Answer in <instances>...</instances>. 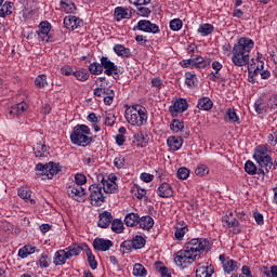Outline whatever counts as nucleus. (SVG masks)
Masks as SVG:
<instances>
[{
    "instance_id": "f257e3e1",
    "label": "nucleus",
    "mask_w": 277,
    "mask_h": 277,
    "mask_svg": "<svg viewBox=\"0 0 277 277\" xmlns=\"http://www.w3.org/2000/svg\"><path fill=\"white\" fill-rule=\"evenodd\" d=\"M254 49V41L248 37H242L234 44L232 50V62L234 66L241 68L250 64V51Z\"/></svg>"
},
{
    "instance_id": "f03ea898",
    "label": "nucleus",
    "mask_w": 277,
    "mask_h": 277,
    "mask_svg": "<svg viewBox=\"0 0 277 277\" xmlns=\"http://www.w3.org/2000/svg\"><path fill=\"white\" fill-rule=\"evenodd\" d=\"M69 137L71 144L82 148H87V146H90L92 142H94V137H92V130H90V127L85 124H77L74 127Z\"/></svg>"
},
{
    "instance_id": "7ed1b4c3",
    "label": "nucleus",
    "mask_w": 277,
    "mask_h": 277,
    "mask_svg": "<svg viewBox=\"0 0 277 277\" xmlns=\"http://www.w3.org/2000/svg\"><path fill=\"white\" fill-rule=\"evenodd\" d=\"M126 120L132 127H144L148 121V111L146 107L136 104L132 106V109L126 110Z\"/></svg>"
},
{
    "instance_id": "20e7f679",
    "label": "nucleus",
    "mask_w": 277,
    "mask_h": 277,
    "mask_svg": "<svg viewBox=\"0 0 277 277\" xmlns=\"http://www.w3.org/2000/svg\"><path fill=\"white\" fill-rule=\"evenodd\" d=\"M103 70L107 77H111V75H118V66L107 56L101 57V64L94 62L89 65V71L91 75H103Z\"/></svg>"
},
{
    "instance_id": "39448f33",
    "label": "nucleus",
    "mask_w": 277,
    "mask_h": 277,
    "mask_svg": "<svg viewBox=\"0 0 277 277\" xmlns=\"http://www.w3.org/2000/svg\"><path fill=\"white\" fill-rule=\"evenodd\" d=\"M256 163H259L258 170L262 176L269 174V170H272L274 166V161L272 160V156L267 155V153L263 151L261 147H258L253 155Z\"/></svg>"
},
{
    "instance_id": "423d86ee",
    "label": "nucleus",
    "mask_w": 277,
    "mask_h": 277,
    "mask_svg": "<svg viewBox=\"0 0 277 277\" xmlns=\"http://www.w3.org/2000/svg\"><path fill=\"white\" fill-rule=\"evenodd\" d=\"M184 248L195 258L200 259L205 250L209 248V241L207 238H193L184 245Z\"/></svg>"
},
{
    "instance_id": "0eeeda50",
    "label": "nucleus",
    "mask_w": 277,
    "mask_h": 277,
    "mask_svg": "<svg viewBox=\"0 0 277 277\" xmlns=\"http://www.w3.org/2000/svg\"><path fill=\"white\" fill-rule=\"evenodd\" d=\"M195 261H198V258H195L185 247L184 249L177 251L174 256V263L177 267H182V269H185V267H189L192 263Z\"/></svg>"
},
{
    "instance_id": "6e6552de",
    "label": "nucleus",
    "mask_w": 277,
    "mask_h": 277,
    "mask_svg": "<svg viewBox=\"0 0 277 277\" xmlns=\"http://www.w3.org/2000/svg\"><path fill=\"white\" fill-rule=\"evenodd\" d=\"M144 246H146V238L143 236H135L131 240H124L123 242H121L120 248L123 254H129L133 250H142Z\"/></svg>"
},
{
    "instance_id": "1a4fd4ad",
    "label": "nucleus",
    "mask_w": 277,
    "mask_h": 277,
    "mask_svg": "<svg viewBox=\"0 0 277 277\" xmlns=\"http://www.w3.org/2000/svg\"><path fill=\"white\" fill-rule=\"evenodd\" d=\"M36 170L39 172V176H43V181H47V179H53V176L60 172V168L55 162H49L45 164L38 163L36 166Z\"/></svg>"
},
{
    "instance_id": "9d476101",
    "label": "nucleus",
    "mask_w": 277,
    "mask_h": 277,
    "mask_svg": "<svg viewBox=\"0 0 277 277\" xmlns=\"http://www.w3.org/2000/svg\"><path fill=\"white\" fill-rule=\"evenodd\" d=\"M89 200L93 207H101V205L105 202V196H103V186L101 184H92L89 187Z\"/></svg>"
},
{
    "instance_id": "9b49d317",
    "label": "nucleus",
    "mask_w": 277,
    "mask_h": 277,
    "mask_svg": "<svg viewBox=\"0 0 277 277\" xmlns=\"http://www.w3.org/2000/svg\"><path fill=\"white\" fill-rule=\"evenodd\" d=\"M67 195L76 202H85V188L80 185H70L67 187Z\"/></svg>"
},
{
    "instance_id": "f8f14e48",
    "label": "nucleus",
    "mask_w": 277,
    "mask_h": 277,
    "mask_svg": "<svg viewBox=\"0 0 277 277\" xmlns=\"http://www.w3.org/2000/svg\"><path fill=\"white\" fill-rule=\"evenodd\" d=\"M134 31H144L145 34H159L160 29L157 24H153L148 19H141L133 28Z\"/></svg>"
},
{
    "instance_id": "ddd939ff",
    "label": "nucleus",
    "mask_w": 277,
    "mask_h": 277,
    "mask_svg": "<svg viewBox=\"0 0 277 277\" xmlns=\"http://www.w3.org/2000/svg\"><path fill=\"white\" fill-rule=\"evenodd\" d=\"M37 35L41 42H53V37L51 36V23L43 21L39 24V30Z\"/></svg>"
},
{
    "instance_id": "4468645a",
    "label": "nucleus",
    "mask_w": 277,
    "mask_h": 277,
    "mask_svg": "<svg viewBox=\"0 0 277 277\" xmlns=\"http://www.w3.org/2000/svg\"><path fill=\"white\" fill-rule=\"evenodd\" d=\"M97 181H100L102 189L105 194H116V192H118V184L115 183L116 176H114L111 180H105V176L100 174L97 175Z\"/></svg>"
},
{
    "instance_id": "2eb2a0df",
    "label": "nucleus",
    "mask_w": 277,
    "mask_h": 277,
    "mask_svg": "<svg viewBox=\"0 0 277 277\" xmlns=\"http://www.w3.org/2000/svg\"><path fill=\"white\" fill-rule=\"evenodd\" d=\"M188 107H189V104L187 103V100L179 98V100H175L173 105L169 107V111L173 118H176L179 114H183L184 111H187Z\"/></svg>"
},
{
    "instance_id": "dca6fc26",
    "label": "nucleus",
    "mask_w": 277,
    "mask_h": 277,
    "mask_svg": "<svg viewBox=\"0 0 277 277\" xmlns=\"http://www.w3.org/2000/svg\"><path fill=\"white\" fill-rule=\"evenodd\" d=\"M223 224H225L227 228H233L232 232L234 235H239L241 233V225L239 224V221H237L233 212H229L223 217Z\"/></svg>"
},
{
    "instance_id": "f3484780",
    "label": "nucleus",
    "mask_w": 277,
    "mask_h": 277,
    "mask_svg": "<svg viewBox=\"0 0 277 277\" xmlns=\"http://www.w3.org/2000/svg\"><path fill=\"white\" fill-rule=\"evenodd\" d=\"M63 23L66 29H71V31L83 27V19L72 15L66 16Z\"/></svg>"
},
{
    "instance_id": "a211bd4d",
    "label": "nucleus",
    "mask_w": 277,
    "mask_h": 277,
    "mask_svg": "<svg viewBox=\"0 0 277 277\" xmlns=\"http://www.w3.org/2000/svg\"><path fill=\"white\" fill-rule=\"evenodd\" d=\"M93 248L97 250V252H107V250L114 248V242L105 238H95L93 240Z\"/></svg>"
},
{
    "instance_id": "6ab92c4d",
    "label": "nucleus",
    "mask_w": 277,
    "mask_h": 277,
    "mask_svg": "<svg viewBox=\"0 0 277 277\" xmlns=\"http://www.w3.org/2000/svg\"><path fill=\"white\" fill-rule=\"evenodd\" d=\"M220 261H222V265L225 274H230L239 269V266H237V261L230 260L229 258H226L224 255H220Z\"/></svg>"
},
{
    "instance_id": "aec40b11",
    "label": "nucleus",
    "mask_w": 277,
    "mask_h": 277,
    "mask_svg": "<svg viewBox=\"0 0 277 277\" xmlns=\"http://www.w3.org/2000/svg\"><path fill=\"white\" fill-rule=\"evenodd\" d=\"M111 220H114V216H111V212L104 211L98 215L97 226L100 228H109V224H111Z\"/></svg>"
},
{
    "instance_id": "412c9836",
    "label": "nucleus",
    "mask_w": 277,
    "mask_h": 277,
    "mask_svg": "<svg viewBox=\"0 0 277 277\" xmlns=\"http://www.w3.org/2000/svg\"><path fill=\"white\" fill-rule=\"evenodd\" d=\"M157 194L160 198H172V196H174V190L170 184L163 182L159 185Z\"/></svg>"
},
{
    "instance_id": "4be33fe9",
    "label": "nucleus",
    "mask_w": 277,
    "mask_h": 277,
    "mask_svg": "<svg viewBox=\"0 0 277 277\" xmlns=\"http://www.w3.org/2000/svg\"><path fill=\"white\" fill-rule=\"evenodd\" d=\"M167 145L171 150H181L183 146V137L181 136H169L167 140Z\"/></svg>"
},
{
    "instance_id": "5701e85b",
    "label": "nucleus",
    "mask_w": 277,
    "mask_h": 277,
    "mask_svg": "<svg viewBox=\"0 0 277 277\" xmlns=\"http://www.w3.org/2000/svg\"><path fill=\"white\" fill-rule=\"evenodd\" d=\"M68 255L65 251V249L63 250H58L55 252L54 258H53V263L54 265L58 266V265H66V261H68Z\"/></svg>"
},
{
    "instance_id": "b1692460",
    "label": "nucleus",
    "mask_w": 277,
    "mask_h": 277,
    "mask_svg": "<svg viewBox=\"0 0 277 277\" xmlns=\"http://www.w3.org/2000/svg\"><path fill=\"white\" fill-rule=\"evenodd\" d=\"M138 226L140 228H143V230H150L155 226V220L151 219V216H138Z\"/></svg>"
},
{
    "instance_id": "393cba45",
    "label": "nucleus",
    "mask_w": 277,
    "mask_h": 277,
    "mask_svg": "<svg viewBox=\"0 0 277 277\" xmlns=\"http://www.w3.org/2000/svg\"><path fill=\"white\" fill-rule=\"evenodd\" d=\"M187 233H189V228L187 227V224H181V223L176 224L174 237L177 241H183V237H185V234Z\"/></svg>"
},
{
    "instance_id": "a878e982",
    "label": "nucleus",
    "mask_w": 277,
    "mask_h": 277,
    "mask_svg": "<svg viewBox=\"0 0 277 277\" xmlns=\"http://www.w3.org/2000/svg\"><path fill=\"white\" fill-rule=\"evenodd\" d=\"M213 265L198 266L196 277H211L213 276Z\"/></svg>"
},
{
    "instance_id": "bb28decb",
    "label": "nucleus",
    "mask_w": 277,
    "mask_h": 277,
    "mask_svg": "<svg viewBox=\"0 0 277 277\" xmlns=\"http://www.w3.org/2000/svg\"><path fill=\"white\" fill-rule=\"evenodd\" d=\"M65 252L68 259H72V256H79V253L83 252V248L78 243H72L65 249Z\"/></svg>"
},
{
    "instance_id": "cd10ccee",
    "label": "nucleus",
    "mask_w": 277,
    "mask_h": 277,
    "mask_svg": "<svg viewBox=\"0 0 277 277\" xmlns=\"http://www.w3.org/2000/svg\"><path fill=\"white\" fill-rule=\"evenodd\" d=\"M197 107L202 111H209L213 109V101H211L209 97H201L198 101Z\"/></svg>"
},
{
    "instance_id": "c85d7f7f",
    "label": "nucleus",
    "mask_w": 277,
    "mask_h": 277,
    "mask_svg": "<svg viewBox=\"0 0 277 277\" xmlns=\"http://www.w3.org/2000/svg\"><path fill=\"white\" fill-rule=\"evenodd\" d=\"M245 172H247V174H249L250 176H254V174L261 175V172H263V170L259 169V167H256V164H254V162H252L251 160H248L245 163Z\"/></svg>"
},
{
    "instance_id": "c756f323",
    "label": "nucleus",
    "mask_w": 277,
    "mask_h": 277,
    "mask_svg": "<svg viewBox=\"0 0 277 277\" xmlns=\"http://www.w3.org/2000/svg\"><path fill=\"white\" fill-rule=\"evenodd\" d=\"M132 14L129 12V9L118 6L115 9L116 21H122L123 18H131Z\"/></svg>"
},
{
    "instance_id": "7c9ffc66",
    "label": "nucleus",
    "mask_w": 277,
    "mask_h": 277,
    "mask_svg": "<svg viewBox=\"0 0 277 277\" xmlns=\"http://www.w3.org/2000/svg\"><path fill=\"white\" fill-rule=\"evenodd\" d=\"M114 51L118 57H131V49L126 48L123 44H116Z\"/></svg>"
},
{
    "instance_id": "2f4dec72",
    "label": "nucleus",
    "mask_w": 277,
    "mask_h": 277,
    "mask_svg": "<svg viewBox=\"0 0 277 277\" xmlns=\"http://www.w3.org/2000/svg\"><path fill=\"white\" fill-rule=\"evenodd\" d=\"M134 138L138 142L141 148H146V146H148V142H150V137L144 132H137L134 134Z\"/></svg>"
},
{
    "instance_id": "473e14b6",
    "label": "nucleus",
    "mask_w": 277,
    "mask_h": 277,
    "mask_svg": "<svg viewBox=\"0 0 277 277\" xmlns=\"http://www.w3.org/2000/svg\"><path fill=\"white\" fill-rule=\"evenodd\" d=\"M155 268L158 274H160L161 277H172V273H170V268H168L166 265H163V262H156Z\"/></svg>"
},
{
    "instance_id": "72a5a7b5",
    "label": "nucleus",
    "mask_w": 277,
    "mask_h": 277,
    "mask_svg": "<svg viewBox=\"0 0 277 277\" xmlns=\"http://www.w3.org/2000/svg\"><path fill=\"white\" fill-rule=\"evenodd\" d=\"M61 9L63 10V12H66V14H72V12L77 10V6H75L72 0H62Z\"/></svg>"
},
{
    "instance_id": "f704fd0d",
    "label": "nucleus",
    "mask_w": 277,
    "mask_h": 277,
    "mask_svg": "<svg viewBox=\"0 0 277 277\" xmlns=\"http://www.w3.org/2000/svg\"><path fill=\"white\" fill-rule=\"evenodd\" d=\"M85 254H87L89 267H91V269H96L98 267V262H96V256H94V254L92 253V249H90V247L88 246H87Z\"/></svg>"
},
{
    "instance_id": "c9c22d12",
    "label": "nucleus",
    "mask_w": 277,
    "mask_h": 277,
    "mask_svg": "<svg viewBox=\"0 0 277 277\" xmlns=\"http://www.w3.org/2000/svg\"><path fill=\"white\" fill-rule=\"evenodd\" d=\"M138 223H140V215H137L135 213H129L124 217L126 226L133 227V226H135V224H138Z\"/></svg>"
},
{
    "instance_id": "e433bc0d",
    "label": "nucleus",
    "mask_w": 277,
    "mask_h": 277,
    "mask_svg": "<svg viewBox=\"0 0 277 277\" xmlns=\"http://www.w3.org/2000/svg\"><path fill=\"white\" fill-rule=\"evenodd\" d=\"M195 68H207L211 65L210 60H205L202 56H193Z\"/></svg>"
},
{
    "instance_id": "4c0bfd02",
    "label": "nucleus",
    "mask_w": 277,
    "mask_h": 277,
    "mask_svg": "<svg viewBox=\"0 0 277 277\" xmlns=\"http://www.w3.org/2000/svg\"><path fill=\"white\" fill-rule=\"evenodd\" d=\"M34 252H36V247L26 245L18 250V256L21 259H27L29 256V254H34Z\"/></svg>"
},
{
    "instance_id": "58836bf2",
    "label": "nucleus",
    "mask_w": 277,
    "mask_h": 277,
    "mask_svg": "<svg viewBox=\"0 0 277 277\" xmlns=\"http://www.w3.org/2000/svg\"><path fill=\"white\" fill-rule=\"evenodd\" d=\"M131 193L134 198H137V200H142V198H145L146 196V189L140 187L137 184L133 185Z\"/></svg>"
},
{
    "instance_id": "ea45409f",
    "label": "nucleus",
    "mask_w": 277,
    "mask_h": 277,
    "mask_svg": "<svg viewBox=\"0 0 277 277\" xmlns=\"http://www.w3.org/2000/svg\"><path fill=\"white\" fill-rule=\"evenodd\" d=\"M214 27L211 24H201L199 25L198 28V34H200V36H210V34H213Z\"/></svg>"
},
{
    "instance_id": "a19ab883",
    "label": "nucleus",
    "mask_w": 277,
    "mask_h": 277,
    "mask_svg": "<svg viewBox=\"0 0 277 277\" xmlns=\"http://www.w3.org/2000/svg\"><path fill=\"white\" fill-rule=\"evenodd\" d=\"M74 77H76L77 81H88L90 79V72H88V69L81 68L74 72Z\"/></svg>"
},
{
    "instance_id": "79ce46f5",
    "label": "nucleus",
    "mask_w": 277,
    "mask_h": 277,
    "mask_svg": "<svg viewBox=\"0 0 277 277\" xmlns=\"http://www.w3.org/2000/svg\"><path fill=\"white\" fill-rule=\"evenodd\" d=\"M170 129L173 133H181V131L185 129V123L179 119H173L171 121Z\"/></svg>"
},
{
    "instance_id": "37998d69",
    "label": "nucleus",
    "mask_w": 277,
    "mask_h": 277,
    "mask_svg": "<svg viewBox=\"0 0 277 277\" xmlns=\"http://www.w3.org/2000/svg\"><path fill=\"white\" fill-rule=\"evenodd\" d=\"M185 83L188 85V88H196V83H198L196 74L188 71L185 74Z\"/></svg>"
},
{
    "instance_id": "c03bdc74",
    "label": "nucleus",
    "mask_w": 277,
    "mask_h": 277,
    "mask_svg": "<svg viewBox=\"0 0 277 277\" xmlns=\"http://www.w3.org/2000/svg\"><path fill=\"white\" fill-rule=\"evenodd\" d=\"M110 224L113 233L120 234L124 230V223H122V220L120 219L114 220Z\"/></svg>"
},
{
    "instance_id": "a18cd8bd",
    "label": "nucleus",
    "mask_w": 277,
    "mask_h": 277,
    "mask_svg": "<svg viewBox=\"0 0 277 277\" xmlns=\"http://www.w3.org/2000/svg\"><path fill=\"white\" fill-rule=\"evenodd\" d=\"M267 104L265 103V100L263 98H259L255 103H254V109L256 111V114H263L264 111H267Z\"/></svg>"
},
{
    "instance_id": "49530a36",
    "label": "nucleus",
    "mask_w": 277,
    "mask_h": 277,
    "mask_svg": "<svg viewBox=\"0 0 277 277\" xmlns=\"http://www.w3.org/2000/svg\"><path fill=\"white\" fill-rule=\"evenodd\" d=\"M17 194L19 198H23V200H29V198H31V190L27 186L19 187Z\"/></svg>"
},
{
    "instance_id": "de8ad7c7",
    "label": "nucleus",
    "mask_w": 277,
    "mask_h": 277,
    "mask_svg": "<svg viewBox=\"0 0 277 277\" xmlns=\"http://www.w3.org/2000/svg\"><path fill=\"white\" fill-rule=\"evenodd\" d=\"M147 274L146 268L144 267V265L136 263L134 264L133 267V275L134 276H140V277H145Z\"/></svg>"
},
{
    "instance_id": "09e8293b",
    "label": "nucleus",
    "mask_w": 277,
    "mask_h": 277,
    "mask_svg": "<svg viewBox=\"0 0 277 277\" xmlns=\"http://www.w3.org/2000/svg\"><path fill=\"white\" fill-rule=\"evenodd\" d=\"M34 151L36 157H44V153H47V145L42 143H37L34 147Z\"/></svg>"
},
{
    "instance_id": "8fccbe9b",
    "label": "nucleus",
    "mask_w": 277,
    "mask_h": 277,
    "mask_svg": "<svg viewBox=\"0 0 277 277\" xmlns=\"http://www.w3.org/2000/svg\"><path fill=\"white\" fill-rule=\"evenodd\" d=\"M107 90H111V89H109V88L103 85V83H101L100 87L94 89L93 94H94V96H97L98 98H101L103 96H106Z\"/></svg>"
},
{
    "instance_id": "3c124183",
    "label": "nucleus",
    "mask_w": 277,
    "mask_h": 277,
    "mask_svg": "<svg viewBox=\"0 0 277 277\" xmlns=\"http://www.w3.org/2000/svg\"><path fill=\"white\" fill-rule=\"evenodd\" d=\"M182 28H183V21H181L180 18H174L170 22V29L172 31H181Z\"/></svg>"
},
{
    "instance_id": "603ef678",
    "label": "nucleus",
    "mask_w": 277,
    "mask_h": 277,
    "mask_svg": "<svg viewBox=\"0 0 277 277\" xmlns=\"http://www.w3.org/2000/svg\"><path fill=\"white\" fill-rule=\"evenodd\" d=\"M176 175L181 181H187L189 179V169L182 167L177 170Z\"/></svg>"
},
{
    "instance_id": "864d4df0",
    "label": "nucleus",
    "mask_w": 277,
    "mask_h": 277,
    "mask_svg": "<svg viewBox=\"0 0 277 277\" xmlns=\"http://www.w3.org/2000/svg\"><path fill=\"white\" fill-rule=\"evenodd\" d=\"M226 116L230 122H236V124H239V116H237L235 109L228 108L226 111Z\"/></svg>"
},
{
    "instance_id": "5fc2aeb1",
    "label": "nucleus",
    "mask_w": 277,
    "mask_h": 277,
    "mask_svg": "<svg viewBox=\"0 0 277 277\" xmlns=\"http://www.w3.org/2000/svg\"><path fill=\"white\" fill-rule=\"evenodd\" d=\"M51 265V259H49V255L45 253H42L40 259H39V266L41 268H47Z\"/></svg>"
},
{
    "instance_id": "6e6d98bb",
    "label": "nucleus",
    "mask_w": 277,
    "mask_h": 277,
    "mask_svg": "<svg viewBox=\"0 0 277 277\" xmlns=\"http://www.w3.org/2000/svg\"><path fill=\"white\" fill-rule=\"evenodd\" d=\"M151 12L153 11L149 8L141 5L137 8L136 14H137V16H143L144 18H148V16H150Z\"/></svg>"
},
{
    "instance_id": "4d7b16f0",
    "label": "nucleus",
    "mask_w": 277,
    "mask_h": 277,
    "mask_svg": "<svg viewBox=\"0 0 277 277\" xmlns=\"http://www.w3.org/2000/svg\"><path fill=\"white\" fill-rule=\"evenodd\" d=\"M35 85L37 88H44V85H47V75L42 74L39 75L36 79H35Z\"/></svg>"
},
{
    "instance_id": "13d9d810",
    "label": "nucleus",
    "mask_w": 277,
    "mask_h": 277,
    "mask_svg": "<svg viewBox=\"0 0 277 277\" xmlns=\"http://www.w3.org/2000/svg\"><path fill=\"white\" fill-rule=\"evenodd\" d=\"M107 94L104 95V105H111L114 103V96H116V93L114 90H107Z\"/></svg>"
},
{
    "instance_id": "bf43d9fd",
    "label": "nucleus",
    "mask_w": 277,
    "mask_h": 277,
    "mask_svg": "<svg viewBox=\"0 0 277 277\" xmlns=\"http://www.w3.org/2000/svg\"><path fill=\"white\" fill-rule=\"evenodd\" d=\"M85 183H88V177H85L82 173H77L75 175L74 185H79L81 187V185H85Z\"/></svg>"
},
{
    "instance_id": "052dcab7",
    "label": "nucleus",
    "mask_w": 277,
    "mask_h": 277,
    "mask_svg": "<svg viewBox=\"0 0 277 277\" xmlns=\"http://www.w3.org/2000/svg\"><path fill=\"white\" fill-rule=\"evenodd\" d=\"M262 274L266 277H277V265L271 267V269L265 268Z\"/></svg>"
},
{
    "instance_id": "680f3d73",
    "label": "nucleus",
    "mask_w": 277,
    "mask_h": 277,
    "mask_svg": "<svg viewBox=\"0 0 277 277\" xmlns=\"http://www.w3.org/2000/svg\"><path fill=\"white\" fill-rule=\"evenodd\" d=\"M15 109L17 111V115L21 116V114H25L26 109H29V105H27V103L25 102H21L15 105Z\"/></svg>"
},
{
    "instance_id": "e2e57ef3",
    "label": "nucleus",
    "mask_w": 277,
    "mask_h": 277,
    "mask_svg": "<svg viewBox=\"0 0 277 277\" xmlns=\"http://www.w3.org/2000/svg\"><path fill=\"white\" fill-rule=\"evenodd\" d=\"M195 174L197 176H205L206 174H209V169L207 168V166L201 164V166L196 168Z\"/></svg>"
},
{
    "instance_id": "0e129e2a",
    "label": "nucleus",
    "mask_w": 277,
    "mask_h": 277,
    "mask_svg": "<svg viewBox=\"0 0 277 277\" xmlns=\"http://www.w3.org/2000/svg\"><path fill=\"white\" fill-rule=\"evenodd\" d=\"M62 75H65V77H70V75H75V70L72 69V66L70 65H64L61 68Z\"/></svg>"
},
{
    "instance_id": "69168bd1",
    "label": "nucleus",
    "mask_w": 277,
    "mask_h": 277,
    "mask_svg": "<svg viewBox=\"0 0 277 277\" xmlns=\"http://www.w3.org/2000/svg\"><path fill=\"white\" fill-rule=\"evenodd\" d=\"M104 124L106 127H114V124H116V116L114 114H108L105 118Z\"/></svg>"
},
{
    "instance_id": "338daca9",
    "label": "nucleus",
    "mask_w": 277,
    "mask_h": 277,
    "mask_svg": "<svg viewBox=\"0 0 277 277\" xmlns=\"http://www.w3.org/2000/svg\"><path fill=\"white\" fill-rule=\"evenodd\" d=\"M124 161H127L126 158L123 156H119L115 158L114 166L118 168V170H121V168H124Z\"/></svg>"
},
{
    "instance_id": "774afa93",
    "label": "nucleus",
    "mask_w": 277,
    "mask_h": 277,
    "mask_svg": "<svg viewBox=\"0 0 277 277\" xmlns=\"http://www.w3.org/2000/svg\"><path fill=\"white\" fill-rule=\"evenodd\" d=\"M267 107H271V109H276V107H277V95L276 94L271 95L268 103H267Z\"/></svg>"
}]
</instances>
